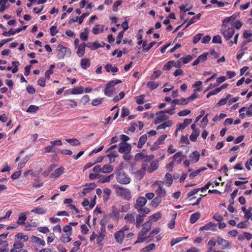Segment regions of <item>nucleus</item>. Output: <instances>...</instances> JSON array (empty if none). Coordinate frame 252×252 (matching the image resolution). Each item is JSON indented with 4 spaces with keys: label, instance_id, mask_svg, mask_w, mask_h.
Wrapping results in <instances>:
<instances>
[{
    "label": "nucleus",
    "instance_id": "obj_56",
    "mask_svg": "<svg viewBox=\"0 0 252 252\" xmlns=\"http://www.w3.org/2000/svg\"><path fill=\"white\" fill-rule=\"evenodd\" d=\"M122 1L119 0L116 1L113 5L112 9L113 11L114 12H116L118 11V7L122 4Z\"/></svg>",
    "mask_w": 252,
    "mask_h": 252
},
{
    "label": "nucleus",
    "instance_id": "obj_1",
    "mask_svg": "<svg viewBox=\"0 0 252 252\" xmlns=\"http://www.w3.org/2000/svg\"><path fill=\"white\" fill-rule=\"evenodd\" d=\"M152 224V222L150 220L143 224V228L139 232L137 240L135 242V244L142 243L148 239L147 237H145V235L150 229Z\"/></svg>",
    "mask_w": 252,
    "mask_h": 252
},
{
    "label": "nucleus",
    "instance_id": "obj_47",
    "mask_svg": "<svg viewBox=\"0 0 252 252\" xmlns=\"http://www.w3.org/2000/svg\"><path fill=\"white\" fill-rule=\"evenodd\" d=\"M158 167V164L157 162H152L150 164V167L148 168V170L149 172H152Z\"/></svg>",
    "mask_w": 252,
    "mask_h": 252
},
{
    "label": "nucleus",
    "instance_id": "obj_46",
    "mask_svg": "<svg viewBox=\"0 0 252 252\" xmlns=\"http://www.w3.org/2000/svg\"><path fill=\"white\" fill-rule=\"evenodd\" d=\"M192 60V57L190 55H188L185 57H183L180 59V61L183 62L184 64H186L190 62Z\"/></svg>",
    "mask_w": 252,
    "mask_h": 252
},
{
    "label": "nucleus",
    "instance_id": "obj_28",
    "mask_svg": "<svg viewBox=\"0 0 252 252\" xmlns=\"http://www.w3.org/2000/svg\"><path fill=\"white\" fill-rule=\"evenodd\" d=\"M96 187V185L94 183L90 184L88 188L83 189L82 193L85 194L90 192L91 190L94 189Z\"/></svg>",
    "mask_w": 252,
    "mask_h": 252
},
{
    "label": "nucleus",
    "instance_id": "obj_48",
    "mask_svg": "<svg viewBox=\"0 0 252 252\" xmlns=\"http://www.w3.org/2000/svg\"><path fill=\"white\" fill-rule=\"evenodd\" d=\"M134 158H154V156H148L147 154L145 153V151H143L141 153H138L137 154H136Z\"/></svg>",
    "mask_w": 252,
    "mask_h": 252
},
{
    "label": "nucleus",
    "instance_id": "obj_23",
    "mask_svg": "<svg viewBox=\"0 0 252 252\" xmlns=\"http://www.w3.org/2000/svg\"><path fill=\"white\" fill-rule=\"evenodd\" d=\"M112 212L110 214V216L111 218L118 220L120 218L119 211L115 206H113L112 207Z\"/></svg>",
    "mask_w": 252,
    "mask_h": 252
},
{
    "label": "nucleus",
    "instance_id": "obj_17",
    "mask_svg": "<svg viewBox=\"0 0 252 252\" xmlns=\"http://www.w3.org/2000/svg\"><path fill=\"white\" fill-rule=\"evenodd\" d=\"M188 103V99L186 98L174 99L171 102V104L173 105H186Z\"/></svg>",
    "mask_w": 252,
    "mask_h": 252
},
{
    "label": "nucleus",
    "instance_id": "obj_4",
    "mask_svg": "<svg viewBox=\"0 0 252 252\" xmlns=\"http://www.w3.org/2000/svg\"><path fill=\"white\" fill-rule=\"evenodd\" d=\"M118 151L121 153H123V158H132V156L128 155L131 150V146L127 143H121L119 145Z\"/></svg>",
    "mask_w": 252,
    "mask_h": 252
},
{
    "label": "nucleus",
    "instance_id": "obj_35",
    "mask_svg": "<svg viewBox=\"0 0 252 252\" xmlns=\"http://www.w3.org/2000/svg\"><path fill=\"white\" fill-rule=\"evenodd\" d=\"M103 30L101 26L99 25H96L93 29L92 32L94 34H97L99 33H101L103 32Z\"/></svg>",
    "mask_w": 252,
    "mask_h": 252
},
{
    "label": "nucleus",
    "instance_id": "obj_37",
    "mask_svg": "<svg viewBox=\"0 0 252 252\" xmlns=\"http://www.w3.org/2000/svg\"><path fill=\"white\" fill-rule=\"evenodd\" d=\"M113 167L109 165V164H106L103 166V167L102 168V172L104 173H110L113 171Z\"/></svg>",
    "mask_w": 252,
    "mask_h": 252
},
{
    "label": "nucleus",
    "instance_id": "obj_12",
    "mask_svg": "<svg viewBox=\"0 0 252 252\" xmlns=\"http://www.w3.org/2000/svg\"><path fill=\"white\" fill-rule=\"evenodd\" d=\"M208 53L204 52L201 55H200L197 59L194 60L192 63V65L195 66L198 64L200 62H203L207 60Z\"/></svg>",
    "mask_w": 252,
    "mask_h": 252
},
{
    "label": "nucleus",
    "instance_id": "obj_8",
    "mask_svg": "<svg viewBox=\"0 0 252 252\" xmlns=\"http://www.w3.org/2000/svg\"><path fill=\"white\" fill-rule=\"evenodd\" d=\"M165 113H167L165 111V110L157 112L156 115H157V117L154 120L155 124H158L162 122L167 120L168 119V116H167Z\"/></svg>",
    "mask_w": 252,
    "mask_h": 252
},
{
    "label": "nucleus",
    "instance_id": "obj_41",
    "mask_svg": "<svg viewBox=\"0 0 252 252\" xmlns=\"http://www.w3.org/2000/svg\"><path fill=\"white\" fill-rule=\"evenodd\" d=\"M161 202V199L160 197H155L151 202V205L154 208L157 207Z\"/></svg>",
    "mask_w": 252,
    "mask_h": 252
},
{
    "label": "nucleus",
    "instance_id": "obj_52",
    "mask_svg": "<svg viewBox=\"0 0 252 252\" xmlns=\"http://www.w3.org/2000/svg\"><path fill=\"white\" fill-rule=\"evenodd\" d=\"M160 231V229L158 227H157L155 229H154L149 234V235L147 236L148 239L152 238L154 237L155 235L157 234L158 233H159Z\"/></svg>",
    "mask_w": 252,
    "mask_h": 252
},
{
    "label": "nucleus",
    "instance_id": "obj_51",
    "mask_svg": "<svg viewBox=\"0 0 252 252\" xmlns=\"http://www.w3.org/2000/svg\"><path fill=\"white\" fill-rule=\"evenodd\" d=\"M130 113L129 110L128 108H126L125 107H123L122 108V113L121 115V117L122 118H125V117L128 116Z\"/></svg>",
    "mask_w": 252,
    "mask_h": 252
},
{
    "label": "nucleus",
    "instance_id": "obj_62",
    "mask_svg": "<svg viewBox=\"0 0 252 252\" xmlns=\"http://www.w3.org/2000/svg\"><path fill=\"white\" fill-rule=\"evenodd\" d=\"M81 242L79 241H76L74 243V247L72 248L71 251L75 252L78 251L79 249V247L81 245Z\"/></svg>",
    "mask_w": 252,
    "mask_h": 252
},
{
    "label": "nucleus",
    "instance_id": "obj_11",
    "mask_svg": "<svg viewBox=\"0 0 252 252\" xmlns=\"http://www.w3.org/2000/svg\"><path fill=\"white\" fill-rule=\"evenodd\" d=\"M117 181L120 183L127 184L130 183V179L126 174L120 173L117 177Z\"/></svg>",
    "mask_w": 252,
    "mask_h": 252
},
{
    "label": "nucleus",
    "instance_id": "obj_43",
    "mask_svg": "<svg viewBox=\"0 0 252 252\" xmlns=\"http://www.w3.org/2000/svg\"><path fill=\"white\" fill-rule=\"evenodd\" d=\"M145 95L144 94H142L139 96H137L135 97V101L138 104H142L144 103V98Z\"/></svg>",
    "mask_w": 252,
    "mask_h": 252
},
{
    "label": "nucleus",
    "instance_id": "obj_27",
    "mask_svg": "<svg viewBox=\"0 0 252 252\" xmlns=\"http://www.w3.org/2000/svg\"><path fill=\"white\" fill-rule=\"evenodd\" d=\"M200 213L199 212H196L192 214L190 218V222L191 223H195L200 218Z\"/></svg>",
    "mask_w": 252,
    "mask_h": 252
},
{
    "label": "nucleus",
    "instance_id": "obj_7",
    "mask_svg": "<svg viewBox=\"0 0 252 252\" xmlns=\"http://www.w3.org/2000/svg\"><path fill=\"white\" fill-rule=\"evenodd\" d=\"M126 162L127 163V166L129 167V170L132 173H134V170L136 171L139 167V165L136 163L137 159L139 158H125Z\"/></svg>",
    "mask_w": 252,
    "mask_h": 252
},
{
    "label": "nucleus",
    "instance_id": "obj_16",
    "mask_svg": "<svg viewBox=\"0 0 252 252\" xmlns=\"http://www.w3.org/2000/svg\"><path fill=\"white\" fill-rule=\"evenodd\" d=\"M216 224L212 222H210L208 223L205 224L204 226L201 227L199 229L200 231L203 230H208L211 229L212 230H215Z\"/></svg>",
    "mask_w": 252,
    "mask_h": 252
},
{
    "label": "nucleus",
    "instance_id": "obj_45",
    "mask_svg": "<svg viewBox=\"0 0 252 252\" xmlns=\"http://www.w3.org/2000/svg\"><path fill=\"white\" fill-rule=\"evenodd\" d=\"M133 170L134 171V174H135L137 178H138L139 180H141L145 175V171L142 170L137 169L136 171Z\"/></svg>",
    "mask_w": 252,
    "mask_h": 252
},
{
    "label": "nucleus",
    "instance_id": "obj_26",
    "mask_svg": "<svg viewBox=\"0 0 252 252\" xmlns=\"http://www.w3.org/2000/svg\"><path fill=\"white\" fill-rule=\"evenodd\" d=\"M105 233V229L104 227H101L100 232L99 234L97 236L96 241L97 243H100L104 239Z\"/></svg>",
    "mask_w": 252,
    "mask_h": 252
},
{
    "label": "nucleus",
    "instance_id": "obj_42",
    "mask_svg": "<svg viewBox=\"0 0 252 252\" xmlns=\"http://www.w3.org/2000/svg\"><path fill=\"white\" fill-rule=\"evenodd\" d=\"M39 110V107L34 105H31L27 110L28 113H35Z\"/></svg>",
    "mask_w": 252,
    "mask_h": 252
},
{
    "label": "nucleus",
    "instance_id": "obj_9",
    "mask_svg": "<svg viewBox=\"0 0 252 252\" xmlns=\"http://www.w3.org/2000/svg\"><path fill=\"white\" fill-rule=\"evenodd\" d=\"M217 243L218 245L221 246L222 250L230 249L231 248L230 242L223 239L220 236L217 237Z\"/></svg>",
    "mask_w": 252,
    "mask_h": 252
},
{
    "label": "nucleus",
    "instance_id": "obj_39",
    "mask_svg": "<svg viewBox=\"0 0 252 252\" xmlns=\"http://www.w3.org/2000/svg\"><path fill=\"white\" fill-rule=\"evenodd\" d=\"M139 213H140V215H141L143 217H145L146 214H148L150 213V210L148 208H139L137 209Z\"/></svg>",
    "mask_w": 252,
    "mask_h": 252
},
{
    "label": "nucleus",
    "instance_id": "obj_6",
    "mask_svg": "<svg viewBox=\"0 0 252 252\" xmlns=\"http://www.w3.org/2000/svg\"><path fill=\"white\" fill-rule=\"evenodd\" d=\"M50 145L46 146L44 148L43 151L45 153L54 152L55 146H62L63 144L62 141L60 139L51 141L50 142Z\"/></svg>",
    "mask_w": 252,
    "mask_h": 252
},
{
    "label": "nucleus",
    "instance_id": "obj_25",
    "mask_svg": "<svg viewBox=\"0 0 252 252\" xmlns=\"http://www.w3.org/2000/svg\"><path fill=\"white\" fill-rule=\"evenodd\" d=\"M147 140V134H145L142 135L140 137V139L138 142L137 147L138 148H141L142 147L143 145L146 143Z\"/></svg>",
    "mask_w": 252,
    "mask_h": 252
},
{
    "label": "nucleus",
    "instance_id": "obj_64",
    "mask_svg": "<svg viewBox=\"0 0 252 252\" xmlns=\"http://www.w3.org/2000/svg\"><path fill=\"white\" fill-rule=\"evenodd\" d=\"M50 34L52 36H55L58 32L57 27L53 26L50 28Z\"/></svg>",
    "mask_w": 252,
    "mask_h": 252
},
{
    "label": "nucleus",
    "instance_id": "obj_57",
    "mask_svg": "<svg viewBox=\"0 0 252 252\" xmlns=\"http://www.w3.org/2000/svg\"><path fill=\"white\" fill-rule=\"evenodd\" d=\"M12 64L14 66V68H12V72L13 73H15L18 70V66L19 65V63L16 61H13L12 62Z\"/></svg>",
    "mask_w": 252,
    "mask_h": 252
},
{
    "label": "nucleus",
    "instance_id": "obj_53",
    "mask_svg": "<svg viewBox=\"0 0 252 252\" xmlns=\"http://www.w3.org/2000/svg\"><path fill=\"white\" fill-rule=\"evenodd\" d=\"M239 33H237L235 35V36H234V40L233 41L230 40L229 41H228V44L229 45V46L230 47H231L233 45V44H237L238 39V37H239Z\"/></svg>",
    "mask_w": 252,
    "mask_h": 252
},
{
    "label": "nucleus",
    "instance_id": "obj_61",
    "mask_svg": "<svg viewBox=\"0 0 252 252\" xmlns=\"http://www.w3.org/2000/svg\"><path fill=\"white\" fill-rule=\"evenodd\" d=\"M59 153L62 155L71 156L72 154V152L70 150L68 149L61 150Z\"/></svg>",
    "mask_w": 252,
    "mask_h": 252
},
{
    "label": "nucleus",
    "instance_id": "obj_60",
    "mask_svg": "<svg viewBox=\"0 0 252 252\" xmlns=\"http://www.w3.org/2000/svg\"><path fill=\"white\" fill-rule=\"evenodd\" d=\"M191 113L190 110L185 109L180 112H179L178 114V116L180 117H184L187 116Z\"/></svg>",
    "mask_w": 252,
    "mask_h": 252
},
{
    "label": "nucleus",
    "instance_id": "obj_33",
    "mask_svg": "<svg viewBox=\"0 0 252 252\" xmlns=\"http://www.w3.org/2000/svg\"><path fill=\"white\" fill-rule=\"evenodd\" d=\"M33 242L35 243H38L41 245L44 246L45 245V243L44 241L42 240L41 238L37 237L35 236H32L31 238Z\"/></svg>",
    "mask_w": 252,
    "mask_h": 252
},
{
    "label": "nucleus",
    "instance_id": "obj_21",
    "mask_svg": "<svg viewBox=\"0 0 252 252\" xmlns=\"http://www.w3.org/2000/svg\"><path fill=\"white\" fill-rule=\"evenodd\" d=\"M62 102H63V105L65 106H68L69 105L71 108H75L77 105V102L72 99H67V100H63L62 101Z\"/></svg>",
    "mask_w": 252,
    "mask_h": 252
},
{
    "label": "nucleus",
    "instance_id": "obj_22",
    "mask_svg": "<svg viewBox=\"0 0 252 252\" xmlns=\"http://www.w3.org/2000/svg\"><path fill=\"white\" fill-rule=\"evenodd\" d=\"M86 46L92 50H94L99 48L101 46L99 43L95 41L94 42H89L88 44H87Z\"/></svg>",
    "mask_w": 252,
    "mask_h": 252
},
{
    "label": "nucleus",
    "instance_id": "obj_50",
    "mask_svg": "<svg viewBox=\"0 0 252 252\" xmlns=\"http://www.w3.org/2000/svg\"><path fill=\"white\" fill-rule=\"evenodd\" d=\"M217 241L215 242L214 240L211 239L210 240L207 244V246H208V250L210 251H216L213 249V248L216 246Z\"/></svg>",
    "mask_w": 252,
    "mask_h": 252
},
{
    "label": "nucleus",
    "instance_id": "obj_38",
    "mask_svg": "<svg viewBox=\"0 0 252 252\" xmlns=\"http://www.w3.org/2000/svg\"><path fill=\"white\" fill-rule=\"evenodd\" d=\"M199 134V130H194L193 132L190 135V140L191 141H196L197 140V138Z\"/></svg>",
    "mask_w": 252,
    "mask_h": 252
},
{
    "label": "nucleus",
    "instance_id": "obj_14",
    "mask_svg": "<svg viewBox=\"0 0 252 252\" xmlns=\"http://www.w3.org/2000/svg\"><path fill=\"white\" fill-rule=\"evenodd\" d=\"M147 199L145 197H140L136 200V204L135 208L137 210L139 208H142L146 203Z\"/></svg>",
    "mask_w": 252,
    "mask_h": 252
},
{
    "label": "nucleus",
    "instance_id": "obj_58",
    "mask_svg": "<svg viewBox=\"0 0 252 252\" xmlns=\"http://www.w3.org/2000/svg\"><path fill=\"white\" fill-rule=\"evenodd\" d=\"M212 42L214 43H222L221 37L220 35H217L213 37L212 39Z\"/></svg>",
    "mask_w": 252,
    "mask_h": 252
},
{
    "label": "nucleus",
    "instance_id": "obj_30",
    "mask_svg": "<svg viewBox=\"0 0 252 252\" xmlns=\"http://www.w3.org/2000/svg\"><path fill=\"white\" fill-rule=\"evenodd\" d=\"M156 193L158 195L157 197H160V198H161V197L165 195L166 191L159 186L156 190Z\"/></svg>",
    "mask_w": 252,
    "mask_h": 252
},
{
    "label": "nucleus",
    "instance_id": "obj_40",
    "mask_svg": "<svg viewBox=\"0 0 252 252\" xmlns=\"http://www.w3.org/2000/svg\"><path fill=\"white\" fill-rule=\"evenodd\" d=\"M64 170V168L61 167L58 169H56L54 172L52 173V175L55 177H58L61 174H62Z\"/></svg>",
    "mask_w": 252,
    "mask_h": 252
},
{
    "label": "nucleus",
    "instance_id": "obj_36",
    "mask_svg": "<svg viewBox=\"0 0 252 252\" xmlns=\"http://www.w3.org/2000/svg\"><path fill=\"white\" fill-rule=\"evenodd\" d=\"M158 84L155 81L149 82L147 84V87L151 90H154L156 89L158 87Z\"/></svg>",
    "mask_w": 252,
    "mask_h": 252
},
{
    "label": "nucleus",
    "instance_id": "obj_55",
    "mask_svg": "<svg viewBox=\"0 0 252 252\" xmlns=\"http://www.w3.org/2000/svg\"><path fill=\"white\" fill-rule=\"evenodd\" d=\"M156 247V245L155 244H150L147 246L145 247V248H143L141 250V252H146V251H149L150 250H153L155 249Z\"/></svg>",
    "mask_w": 252,
    "mask_h": 252
},
{
    "label": "nucleus",
    "instance_id": "obj_54",
    "mask_svg": "<svg viewBox=\"0 0 252 252\" xmlns=\"http://www.w3.org/2000/svg\"><path fill=\"white\" fill-rule=\"evenodd\" d=\"M167 136L166 134L162 135L158 138V139L156 143L158 145L163 144L164 142L165 139L167 137Z\"/></svg>",
    "mask_w": 252,
    "mask_h": 252
},
{
    "label": "nucleus",
    "instance_id": "obj_2",
    "mask_svg": "<svg viewBox=\"0 0 252 252\" xmlns=\"http://www.w3.org/2000/svg\"><path fill=\"white\" fill-rule=\"evenodd\" d=\"M121 82L122 81L119 79L113 80L109 81L106 85L104 90L105 95L108 97H111L115 93V89L114 88V87Z\"/></svg>",
    "mask_w": 252,
    "mask_h": 252
},
{
    "label": "nucleus",
    "instance_id": "obj_20",
    "mask_svg": "<svg viewBox=\"0 0 252 252\" xmlns=\"http://www.w3.org/2000/svg\"><path fill=\"white\" fill-rule=\"evenodd\" d=\"M28 212L21 213L17 221V224L19 225L24 224L25 220H27L26 215H28Z\"/></svg>",
    "mask_w": 252,
    "mask_h": 252
},
{
    "label": "nucleus",
    "instance_id": "obj_3",
    "mask_svg": "<svg viewBox=\"0 0 252 252\" xmlns=\"http://www.w3.org/2000/svg\"><path fill=\"white\" fill-rule=\"evenodd\" d=\"M114 187L116 189V193L118 196L126 200H129L131 198V192L129 189L118 185H115Z\"/></svg>",
    "mask_w": 252,
    "mask_h": 252
},
{
    "label": "nucleus",
    "instance_id": "obj_19",
    "mask_svg": "<svg viewBox=\"0 0 252 252\" xmlns=\"http://www.w3.org/2000/svg\"><path fill=\"white\" fill-rule=\"evenodd\" d=\"M124 236L125 234L120 231H117L114 234V237L116 241L120 244H122L123 243Z\"/></svg>",
    "mask_w": 252,
    "mask_h": 252
},
{
    "label": "nucleus",
    "instance_id": "obj_31",
    "mask_svg": "<svg viewBox=\"0 0 252 252\" xmlns=\"http://www.w3.org/2000/svg\"><path fill=\"white\" fill-rule=\"evenodd\" d=\"M164 180L166 183L168 184V186H170L173 183V178L172 175L169 173H167L165 174Z\"/></svg>",
    "mask_w": 252,
    "mask_h": 252
},
{
    "label": "nucleus",
    "instance_id": "obj_49",
    "mask_svg": "<svg viewBox=\"0 0 252 252\" xmlns=\"http://www.w3.org/2000/svg\"><path fill=\"white\" fill-rule=\"evenodd\" d=\"M161 217V213L158 212L154 214H153V215L149 217V219L151 220H152V219H153L154 220V221H156L158 220L159 219H160Z\"/></svg>",
    "mask_w": 252,
    "mask_h": 252
},
{
    "label": "nucleus",
    "instance_id": "obj_59",
    "mask_svg": "<svg viewBox=\"0 0 252 252\" xmlns=\"http://www.w3.org/2000/svg\"><path fill=\"white\" fill-rule=\"evenodd\" d=\"M15 237L20 239H23L24 241H26L29 239V237L28 235H24L22 233H19L15 235Z\"/></svg>",
    "mask_w": 252,
    "mask_h": 252
},
{
    "label": "nucleus",
    "instance_id": "obj_15",
    "mask_svg": "<svg viewBox=\"0 0 252 252\" xmlns=\"http://www.w3.org/2000/svg\"><path fill=\"white\" fill-rule=\"evenodd\" d=\"M80 65L82 69H86L91 66V61L88 58H82L80 61Z\"/></svg>",
    "mask_w": 252,
    "mask_h": 252
},
{
    "label": "nucleus",
    "instance_id": "obj_18",
    "mask_svg": "<svg viewBox=\"0 0 252 252\" xmlns=\"http://www.w3.org/2000/svg\"><path fill=\"white\" fill-rule=\"evenodd\" d=\"M173 125V122L171 120H168L165 122L162 123V124L159 125L157 127V130L165 129L167 127H170Z\"/></svg>",
    "mask_w": 252,
    "mask_h": 252
},
{
    "label": "nucleus",
    "instance_id": "obj_32",
    "mask_svg": "<svg viewBox=\"0 0 252 252\" xmlns=\"http://www.w3.org/2000/svg\"><path fill=\"white\" fill-rule=\"evenodd\" d=\"M111 193V190L109 189L106 188L103 189V193H104L103 199H104V202H106L108 200Z\"/></svg>",
    "mask_w": 252,
    "mask_h": 252
},
{
    "label": "nucleus",
    "instance_id": "obj_13",
    "mask_svg": "<svg viewBox=\"0 0 252 252\" xmlns=\"http://www.w3.org/2000/svg\"><path fill=\"white\" fill-rule=\"evenodd\" d=\"M85 42L81 43L78 46L76 52L77 56L79 57H82L85 53V47L86 46Z\"/></svg>",
    "mask_w": 252,
    "mask_h": 252
},
{
    "label": "nucleus",
    "instance_id": "obj_63",
    "mask_svg": "<svg viewBox=\"0 0 252 252\" xmlns=\"http://www.w3.org/2000/svg\"><path fill=\"white\" fill-rule=\"evenodd\" d=\"M176 105L171 104V107L170 109L165 110L166 112L170 115H173L175 113L174 110L176 109Z\"/></svg>",
    "mask_w": 252,
    "mask_h": 252
},
{
    "label": "nucleus",
    "instance_id": "obj_24",
    "mask_svg": "<svg viewBox=\"0 0 252 252\" xmlns=\"http://www.w3.org/2000/svg\"><path fill=\"white\" fill-rule=\"evenodd\" d=\"M84 87L82 86L76 87L73 88L70 92L71 94H81L83 93Z\"/></svg>",
    "mask_w": 252,
    "mask_h": 252
},
{
    "label": "nucleus",
    "instance_id": "obj_10",
    "mask_svg": "<svg viewBox=\"0 0 252 252\" xmlns=\"http://www.w3.org/2000/svg\"><path fill=\"white\" fill-rule=\"evenodd\" d=\"M235 29L233 27H229L227 29L222 30L221 34L226 40H229L235 33Z\"/></svg>",
    "mask_w": 252,
    "mask_h": 252
},
{
    "label": "nucleus",
    "instance_id": "obj_34",
    "mask_svg": "<svg viewBox=\"0 0 252 252\" xmlns=\"http://www.w3.org/2000/svg\"><path fill=\"white\" fill-rule=\"evenodd\" d=\"M31 212L36 213L38 215L43 214L46 212V210L43 208L36 207L31 210Z\"/></svg>",
    "mask_w": 252,
    "mask_h": 252
},
{
    "label": "nucleus",
    "instance_id": "obj_44",
    "mask_svg": "<svg viewBox=\"0 0 252 252\" xmlns=\"http://www.w3.org/2000/svg\"><path fill=\"white\" fill-rule=\"evenodd\" d=\"M103 99V98H96L93 100L91 104L94 106H98L102 104Z\"/></svg>",
    "mask_w": 252,
    "mask_h": 252
},
{
    "label": "nucleus",
    "instance_id": "obj_5",
    "mask_svg": "<svg viewBox=\"0 0 252 252\" xmlns=\"http://www.w3.org/2000/svg\"><path fill=\"white\" fill-rule=\"evenodd\" d=\"M57 50L58 52L57 57L59 59L63 58L66 54H67L69 56L71 54L70 49L65 47L62 44L58 45Z\"/></svg>",
    "mask_w": 252,
    "mask_h": 252
},
{
    "label": "nucleus",
    "instance_id": "obj_29",
    "mask_svg": "<svg viewBox=\"0 0 252 252\" xmlns=\"http://www.w3.org/2000/svg\"><path fill=\"white\" fill-rule=\"evenodd\" d=\"M65 141L69 143L71 146H78L81 144V142L76 138L66 139Z\"/></svg>",
    "mask_w": 252,
    "mask_h": 252
}]
</instances>
